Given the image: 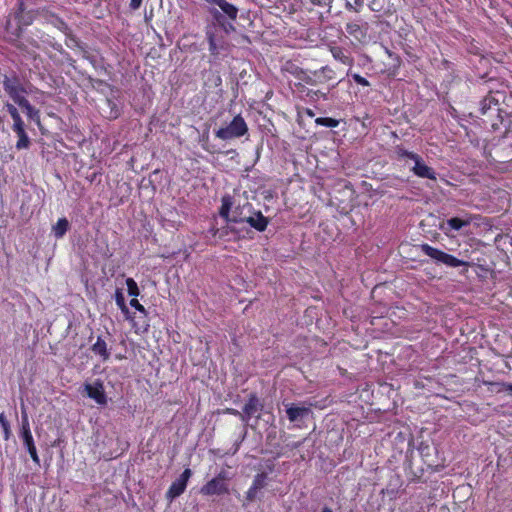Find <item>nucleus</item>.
<instances>
[{"mask_svg": "<svg viewBox=\"0 0 512 512\" xmlns=\"http://www.w3.org/2000/svg\"><path fill=\"white\" fill-rule=\"evenodd\" d=\"M206 39L209 45V52L212 56L217 57L221 50L225 48V42L222 37H218L216 33L208 28L206 30Z\"/></svg>", "mask_w": 512, "mask_h": 512, "instance_id": "ddd939ff", "label": "nucleus"}, {"mask_svg": "<svg viewBox=\"0 0 512 512\" xmlns=\"http://www.w3.org/2000/svg\"><path fill=\"white\" fill-rule=\"evenodd\" d=\"M233 205H234V202H233V197L231 195L226 194V195L222 196L221 207L219 209V215L228 222H230V219H231L230 212L232 210Z\"/></svg>", "mask_w": 512, "mask_h": 512, "instance_id": "412c9836", "label": "nucleus"}, {"mask_svg": "<svg viewBox=\"0 0 512 512\" xmlns=\"http://www.w3.org/2000/svg\"><path fill=\"white\" fill-rule=\"evenodd\" d=\"M315 123L320 126L328 127V128H336L339 125V120L331 117H318L315 120Z\"/></svg>", "mask_w": 512, "mask_h": 512, "instance_id": "2f4dec72", "label": "nucleus"}, {"mask_svg": "<svg viewBox=\"0 0 512 512\" xmlns=\"http://www.w3.org/2000/svg\"><path fill=\"white\" fill-rule=\"evenodd\" d=\"M17 105L24 111L26 115L36 108L33 105H31L27 98L22 99Z\"/></svg>", "mask_w": 512, "mask_h": 512, "instance_id": "e433bc0d", "label": "nucleus"}, {"mask_svg": "<svg viewBox=\"0 0 512 512\" xmlns=\"http://www.w3.org/2000/svg\"><path fill=\"white\" fill-rule=\"evenodd\" d=\"M106 103H107L108 107L110 108L109 118H111V119L118 118L121 115V110L117 106V104L111 99H106Z\"/></svg>", "mask_w": 512, "mask_h": 512, "instance_id": "c9c22d12", "label": "nucleus"}, {"mask_svg": "<svg viewBox=\"0 0 512 512\" xmlns=\"http://www.w3.org/2000/svg\"><path fill=\"white\" fill-rule=\"evenodd\" d=\"M0 426L3 431V439L8 441L12 436L10 422L8 421L4 412L0 413Z\"/></svg>", "mask_w": 512, "mask_h": 512, "instance_id": "cd10ccee", "label": "nucleus"}, {"mask_svg": "<svg viewBox=\"0 0 512 512\" xmlns=\"http://www.w3.org/2000/svg\"><path fill=\"white\" fill-rule=\"evenodd\" d=\"M263 407L264 405L258 396L255 393H251L242 409L243 415H241V420L248 422V420L253 416L260 418V412L263 410Z\"/></svg>", "mask_w": 512, "mask_h": 512, "instance_id": "0eeeda50", "label": "nucleus"}, {"mask_svg": "<svg viewBox=\"0 0 512 512\" xmlns=\"http://www.w3.org/2000/svg\"><path fill=\"white\" fill-rule=\"evenodd\" d=\"M307 114L310 116V117H313L314 116V112L310 109H307Z\"/></svg>", "mask_w": 512, "mask_h": 512, "instance_id": "603ef678", "label": "nucleus"}, {"mask_svg": "<svg viewBox=\"0 0 512 512\" xmlns=\"http://www.w3.org/2000/svg\"><path fill=\"white\" fill-rule=\"evenodd\" d=\"M365 0H345V8L348 11L359 13L363 6Z\"/></svg>", "mask_w": 512, "mask_h": 512, "instance_id": "7c9ffc66", "label": "nucleus"}, {"mask_svg": "<svg viewBox=\"0 0 512 512\" xmlns=\"http://www.w3.org/2000/svg\"><path fill=\"white\" fill-rule=\"evenodd\" d=\"M321 512H333L331 508L329 507H324Z\"/></svg>", "mask_w": 512, "mask_h": 512, "instance_id": "3c124183", "label": "nucleus"}, {"mask_svg": "<svg viewBox=\"0 0 512 512\" xmlns=\"http://www.w3.org/2000/svg\"><path fill=\"white\" fill-rule=\"evenodd\" d=\"M294 75L299 80V82L303 83L306 86L307 85H310V86L317 85V83L315 81L316 79L314 76V71L307 72V71H304L303 69L297 68L296 71L294 72Z\"/></svg>", "mask_w": 512, "mask_h": 512, "instance_id": "b1692460", "label": "nucleus"}, {"mask_svg": "<svg viewBox=\"0 0 512 512\" xmlns=\"http://www.w3.org/2000/svg\"><path fill=\"white\" fill-rule=\"evenodd\" d=\"M143 0H130L129 7L131 10H138L142 5Z\"/></svg>", "mask_w": 512, "mask_h": 512, "instance_id": "37998d69", "label": "nucleus"}, {"mask_svg": "<svg viewBox=\"0 0 512 512\" xmlns=\"http://www.w3.org/2000/svg\"><path fill=\"white\" fill-rule=\"evenodd\" d=\"M19 435H20L21 439L23 440V444L26 447L32 461L35 464L39 465L40 458L38 456L35 442L33 439V435L31 432L29 417L24 408H22V412H21V428H20Z\"/></svg>", "mask_w": 512, "mask_h": 512, "instance_id": "7ed1b4c3", "label": "nucleus"}, {"mask_svg": "<svg viewBox=\"0 0 512 512\" xmlns=\"http://www.w3.org/2000/svg\"><path fill=\"white\" fill-rule=\"evenodd\" d=\"M426 184L431 189H434L437 186V183L433 184L432 181H430V180H428Z\"/></svg>", "mask_w": 512, "mask_h": 512, "instance_id": "8fccbe9b", "label": "nucleus"}, {"mask_svg": "<svg viewBox=\"0 0 512 512\" xmlns=\"http://www.w3.org/2000/svg\"><path fill=\"white\" fill-rule=\"evenodd\" d=\"M470 219H463L459 217H453L448 219L446 222L440 225V228L446 235H449L451 231H459L463 227L470 225Z\"/></svg>", "mask_w": 512, "mask_h": 512, "instance_id": "4468645a", "label": "nucleus"}, {"mask_svg": "<svg viewBox=\"0 0 512 512\" xmlns=\"http://www.w3.org/2000/svg\"><path fill=\"white\" fill-rule=\"evenodd\" d=\"M4 109L9 113V115L12 118V121H13L12 127H18V126L25 124V122L22 119L20 112L17 109V107L15 106V104L7 102L4 104Z\"/></svg>", "mask_w": 512, "mask_h": 512, "instance_id": "5701e85b", "label": "nucleus"}, {"mask_svg": "<svg viewBox=\"0 0 512 512\" xmlns=\"http://www.w3.org/2000/svg\"><path fill=\"white\" fill-rule=\"evenodd\" d=\"M248 132V126L241 115L235 116L230 124L215 131V136L221 140L239 138Z\"/></svg>", "mask_w": 512, "mask_h": 512, "instance_id": "20e7f679", "label": "nucleus"}, {"mask_svg": "<svg viewBox=\"0 0 512 512\" xmlns=\"http://www.w3.org/2000/svg\"><path fill=\"white\" fill-rule=\"evenodd\" d=\"M200 493L204 496L223 495L229 493V487L228 484H222V482L212 478L201 487Z\"/></svg>", "mask_w": 512, "mask_h": 512, "instance_id": "9b49d317", "label": "nucleus"}, {"mask_svg": "<svg viewBox=\"0 0 512 512\" xmlns=\"http://www.w3.org/2000/svg\"><path fill=\"white\" fill-rule=\"evenodd\" d=\"M314 76L317 85H324L336 79V72L332 67L326 65L314 70Z\"/></svg>", "mask_w": 512, "mask_h": 512, "instance_id": "2eb2a0df", "label": "nucleus"}, {"mask_svg": "<svg viewBox=\"0 0 512 512\" xmlns=\"http://www.w3.org/2000/svg\"><path fill=\"white\" fill-rule=\"evenodd\" d=\"M310 413L309 407H298L293 404L287 405L286 414L290 422H296L299 419L306 417Z\"/></svg>", "mask_w": 512, "mask_h": 512, "instance_id": "6ab92c4d", "label": "nucleus"}, {"mask_svg": "<svg viewBox=\"0 0 512 512\" xmlns=\"http://www.w3.org/2000/svg\"><path fill=\"white\" fill-rule=\"evenodd\" d=\"M267 474L265 472L255 475L252 486L258 491L266 486Z\"/></svg>", "mask_w": 512, "mask_h": 512, "instance_id": "473e14b6", "label": "nucleus"}, {"mask_svg": "<svg viewBox=\"0 0 512 512\" xmlns=\"http://www.w3.org/2000/svg\"><path fill=\"white\" fill-rule=\"evenodd\" d=\"M87 396L99 405L107 404V396L101 380H96L93 384H85Z\"/></svg>", "mask_w": 512, "mask_h": 512, "instance_id": "9d476101", "label": "nucleus"}, {"mask_svg": "<svg viewBox=\"0 0 512 512\" xmlns=\"http://www.w3.org/2000/svg\"><path fill=\"white\" fill-rule=\"evenodd\" d=\"M500 385H501V389H499V392L500 391H505L509 395L512 396V384L511 383H501Z\"/></svg>", "mask_w": 512, "mask_h": 512, "instance_id": "c03bdc74", "label": "nucleus"}, {"mask_svg": "<svg viewBox=\"0 0 512 512\" xmlns=\"http://www.w3.org/2000/svg\"><path fill=\"white\" fill-rule=\"evenodd\" d=\"M500 385H501V389H499V392L500 391H505L509 395L512 396V384L511 383H501Z\"/></svg>", "mask_w": 512, "mask_h": 512, "instance_id": "a18cd8bd", "label": "nucleus"}, {"mask_svg": "<svg viewBox=\"0 0 512 512\" xmlns=\"http://www.w3.org/2000/svg\"><path fill=\"white\" fill-rule=\"evenodd\" d=\"M126 285L128 294L133 298H136L140 294L138 285L133 278H127Z\"/></svg>", "mask_w": 512, "mask_h": 512, "instance_id": "f704fd0d", "label": "nucleus"}, {"mask_svg": "<svg viewBox=\"0 0 512 512\" xmlns=\"http://www.w3.org/2000/svg\"><path fill=\"white\" fill-rule=\"evenodd\" d=\"M115 301L121 312L126 316V318H129V309L125 302V297L121 289H116L115 291Z\"/></svg>", "mask_w": 512, "mask_h": 512, "instance_id": "bb28decb", "label": "nucleus"}, {"mask_svg": "<svg viewBox=\"0 0 512 512\" xmlns=\"http://www.w3.org/2000/svg\"><path fill=\"white\" fill-rule=\"evenodd\" d=\"M330 52H331L333 58L335 60L339 61L340 63L347 65V66L353 65L354 59L345 48L340 47V46H331Z\"/></svg>", "mask_w": 512, "mask_h": 512, "instance_id": "f3484780", "label": "nucleus"}, {"mask_svg": "<svg viewBox=\"0 0 512 512\" xmlns=\"http://www.w3.org/2000/svg\"><path fill=\"white\" fill-rule=\"evenodd\" d=\"M130 305H131V307L136 309L141 314H144V315L147 314L145 307L136 298H132L130 300Z\"/></svg>", "mask_w": 512, "mask_h": 512, "instance_id": "58836bf2", "label": "nucleus"}, {"mask_svg": "<svg viewBox=\"0 0 512 512\" xmlns=\"http://www.w3.org/2000/svg\"><path fill=\"white\" fill-rule=\"evenodd\" d=\"M128 319L131 320L132 326L136 334H143L148 332L150 324L148 321L147 314H142L141 316L138 317L137 320H135L133 317L129 315Z\"/></svg>", "mask_w": 512, "mask_h": 512, "instance_id": "4be33fe9", "label": "nucleus"}, {"mask_svg": "<svg viewBox=\"0 0 512 512\" xmlns=\"http://www.w3.org/2000/svg\"><path fill=\"white\" fill-rule=\"evenodd\" d=\"M407 155L411 158V159H414L416 161V155L414 153H407ZM411 170L416 174V163L414 164V166L411 168Z\"/></svg>", "mask_w": 512, "mask_h": 512, "instance_id": "09e8293b", "label": "nucleus"}, {"mask_svg": "<svg viewBox=\"0 0 512 512\" xmlns=\"http://www.w3.org/2000/svg\"><path fill=\"white\" fill-rule=\"evenodd\" d=\"M368 28L367 22H349L346 24V32L361 43L367 39Z\"/></svg>", "mask_w": 512, "mask_h": 512, "instance_id": "f8f14e48", "label": "nucleus"}, {"mask_svg": "<svg viewBox=\"0 0 512 512\" xmlns=\"http://www.w3.org/2000/svg\"><path fill=\"white\" fill-rule=\"evenodd\" d=\"M12 131L16 134L18 140L15 144V148L20 151L24 149H28L31 145V140L26 132V125L23 124L18 127H11Z\"/></svg>", "mask_w": 512, "mask_h": 512, "instance_id": "dca6fc26", "label": "nucleus"}, {"mask_svg": "<svg viewBox=\"0 0 512 512\" xmlns=\"http://www.w3.org/2000/svg\"><path fill=\"white\" fill-rule=\"evenodd\" d=\"M35 18L36 12L34 10L25 11L24 3L20 2L19 8L15 13L17 27L14 30H11L10 21H8L6 25L8 41L20 51L25 59L32 60L34 62L40 60L39 54L37 53V50L41 47L40 43L47 44L57 51L62 50V45L60 43L54 42V39L48 34L40 31H38V34L36 35L38 40L34 38H27L24 41L20 40L24 29L32 25Z\"/></svg>", "mask_w": 512, "mask_h": 512, "instance_id": "f257e3e1", "label": "nucleus"}, {"mask_svg": "<svg viewBox=\"0 0 512 512\" xmlns=\"http://www.w3.org/2000/svg\"><path fill=\"white\" fill-rule=\"evenodd\" d=\"M295 91L299 96L307 101L317 102L320 99L327 100L329 89L326 92L321 89L309 88L301 82L294 83Z\"/></svg>", "mask_w": 512, "mask_h": 512, "instance_id": "6e6552de", "label": "nucleus"}, {"mask_svg": "<svg viewBox=\"0 0 512 512\" xmlns=\"http://www.w3.org/2000/svg\"><path fill=\"white\" fill-rule=\"evenodd\" d=\"M91 350L95 355L100 356L103 361H107L110 358V351L101 336L97 338L96 342L92 345Z\"/></svg>", "mask_w": 512, "mask_h": 512, "instance_id": "aec40b11", "label": "nucleus"}, {"mask_svg": "<svg viewBox=\"0 0 512 512\" xmlns=\"http://www.w3.org/2000/svg\"><path fill=\"white\" fill-rule=\"evenodd\" d=\"M192 476V471L190 468H185L181 475L172 482L169 489L167 490L165 497L169 501H173L175 498L179 497L184 493L187 483Z\"/></svg>", "mask_w": 512, "mask_h": 512, "instance_id": "423d86ee", "label": "nucleus"}, {"mask_svg": "<svg viewBox=\"0 0 512 512\" xmlns=\"http://www.w3.org/2000/svg\"><path fill=\"white\" fill-rule=\"evenodd\" d=\"M50 23L64 34H68L70 31L68 24L56 15H51Z\"/></svg>", "mask_w": 512, "mask_h": 512, "instance_id": "c85d7f7f", "label": "nucleus"}, {"mask_svg": "<svg viewBox=\"0 0 512 512\" xmlns=\"http://www.w3.org/2000/svg\"><path fill=\"white\" fill-rule=\"evenodd\" d=\"M214 478L222 482V484H227V481L229 479L227 472L224 470L220 471Z\"/></svg>", "mask_w": 512, "mask_h": 512, "instance_id": "a19ab883", "label": "nucleus"}, {"mask_svg": "<svg viewBox=\"0 0 512 512\" xmlns=\"http://www.w3.org/2000/svg\"><path fill=\"white\" fill-rule=\"evenodd\" d=\"M313 5L320 7H330L332 0H310Z\"/></svg>", "mask_w": 512, "mask_h": 512, "instance_id": "79ce46f5", "label": "nucleus"}, {"mask_svg": "<svg viewBox=\"0 0 512 512\" xmlns=\"http://www.w3.org/2000/svg\"><path fill=\"white\" fill-rule=\"evenodd\" d=\"M69 227V221L65 217L59 218L52 228L54 236L58 239L62 238L68 231Z\"/></svg>", "mask_w": 512, "mask_h": 512, "instance_id": "a878e982", "label": "nucleus"}, {"mask_svg": "<svg viewBox=\"0 0 512 512\" xmlns=\"http://www.w3.org/2000/svg\"><path fill=\"white\" fill-rule=\"evenodd\" d=\"M2 85L5 93L13 101L12 104L15 105L32 92V87L26 88L16 74L11 76L4 75Z\"/></svg>", "mask_w": 512, "mask_h": 512, "instance_id": "f03ea898", "label": "nucleus"}, {"mask_svg": "<svg viewBox=\"0 0 512 512\" xmlns=\"http://www.w3.org/2000/svg\"><path fill=\"white\" fill-rule=\"evenodd\" d=\"M227 413L231 414V415H234V416H237V417H240V418H241V415H243L242 412H240V411H238L236 409H233V408H228L227 409Z\"/></svg>", "mask_w": 512, "mask_h": 512, "instance_id": "de8ad7c7", "label": "nucleus"}, {"mask_svg": "<svg viewBox=\"0 0 512 512\" xmlns=\"http://www.w3.org/2000/svg\"><path fill=\"white\" fill-rule=\"evenodd\" d=\"M27 119L35 122L38 126H41L40 110L35 108L32 112L28 113Z\"/></svg>", "mask_w": 512, "mask_h": 512, "instance_id": "4c0bfd02", "label": "nucleus"}, {"mask_svg": "<svg viewBox=\"0 0 512 512\" xmlns=\"http://www.w3.org/2000/svg\"><path fill=\"white\" fill-rule=\"evenodd\" d=\"M384 53L387 55V57L389 59V63H388L389 66L386 70L388 72H391L399 66L400 59L395 53L391 52L386 47L384 48Z\"/></svg>", "mask_w": 512, "mask_h": 512, "instance_id": "c756f323", "label": "nucleus"}, {"mask_svg": "<svg viewBox=\"0 0 512 512\" xmlns=\"http://www.w3.org/2000/svg\"><path fill=\"white\" fill-rule=\"evenodd\" d=\"M347 76L360 86H363V87L370 86V82L365 77H363L357 73H352L351 70L347 71Z\"/></svg>", "mask_w": 512, "mask_h": 512, "instance_id": "72a5a7b5", "label": "nucleus"}, {"mask_svg": "<svg viewBox=\"0 0 512 512\" xmlns=\"http://www.w3.org/2000/svg\"><path fill=\"white\" fill-rule=\"evenodd\" d=\"M253 205L245 201L243 205H237L234 210L232 211L230 222L232 223H246V221H237L239 217L241 218H247V216H250V213L252 212Z\"/></svg>", "mask_w": 512, "mask_h": 512, "instance_id": "a211bd4d", "label": "nucleus"}, {"mask_svg": "<svg viewBox=\"0 0 512 512\" xmlns=\"http://www.w3.org/2000/svg\"><path fill=\"white\" fill-rule=\"evenodd\" d=\"M500 385H501V389H499V392L500 391H505L509 395L512 396V384L511 383H501Z\"/></svg>", "mask_w": 512, "mask_h": 512, "instance_id": "49530a36", "label": "nucleus"}, {"mask_svg": "<svg viewBox=\"0 0 512 512\" xmlns=\"http://www.w3.org/2000/svg\"><path fill=\"white\" fill-rule=\"evenodd\" d=\"M237 221H246L252 228L258 232H264L269 225V218L265 217L260 210L252 209L247 218L239 217Z\"/></svg>", "mask_w": 512, "mask_h": 512, "instance_id": "1a4fd4ad", "label": "nucleus"}, {"mask_svg": "<svg viewBox=\"0 0 512 512\" xmlns=\"http://www.w3.org/2000/svg\"><path fill=\"white\" fill-rule=\"evenodd\" d=\"M421 249L427 256L435 260L437 263H442L449 267H459L462 265H467L466 262L454 257L453 255L447 254L437 248L431 247L428 244H422Z\"/></svg>", "mask_w": 512, "mask_h": 512, "instance_id": "39448f33", "label": "nucleus"}, {"mask_svg": "<svg viewBox=\"0 0 512 512\" xmlns=\"http://www.w3.org/2000/svg\"><path fill=\"white\" fill-rule=\"evenodd\" d=\"M418 177L427 178L428 180L432 181L433 184H436V182H437L436 172L431 167H429L425 163L421 162L419 159H418Z\"/></svg>", "mask_w": 512, "mask_h": 512, "instance_id": "393cba45", "label": "nucleus"}, {"mask_svg": "<svg viewBox=\"0 0 512 512\" xmlns=\"http://www.w3.org/2000/svg\"><path fill=\"white\" fill-rule=\"evenodd\" d=\"M257 492H258V490L251 485L250 488L246 492V499L249 502L253 501L257 496Z\"/></svg>", "mask_w": 512, "mask_h": 512, "instance_id": "ea45409f", "label": "nucleus"}]
</instances>
